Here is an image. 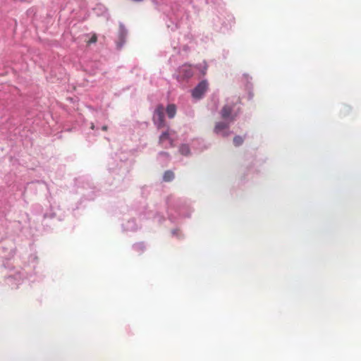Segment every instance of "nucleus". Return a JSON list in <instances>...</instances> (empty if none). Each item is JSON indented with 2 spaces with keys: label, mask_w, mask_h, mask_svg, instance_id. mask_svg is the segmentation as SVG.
Here are the masks:
<instances>
[{
  "label": "nucleus",
  "mask_w": 361,
  "mask_h": 361,
  "mask_svg": "<svg viewBox=\"0 0 361 361\" xmlns=\"http://www.w3.org/2000/svg\"><path fill=\"white\" fill-rule=\"evenodd\" d=\"M166 212L169 221L173 224L179 223L185 217H189L192 212L187 200L169 195L166 200Z\"/></svg>",
  "instance_id": "obj_1"
},
{
  "label": "nucleus",
  "mask_w": 361,
  "mask_h": 361,
  "mask_svg": "<svg viewBox=\"0 0 361 361\" xmlns=\"http://www.w3.org/2000/svg\"><path fill=\"white\" fill-rule=\"evenodd\" d=\"M238 102L239 99L236 97L226 99V104L219 112L221 118L223 120L234 122L240 114Z\"/></svg>",
  "instance_id": "obj_2"
},
{
  "label": "nucleus",
  "mask_w": 361,
  "mask_h": 361,
  "mask_svg": "<svg viewBox=\"0 0 361 361\" xmlns=\"http://www.w3.org/2000/svg\"><path fill=\"white\" fill-rule=\"evenodd\" d=\"M152 121L154 126L158 128H166L169 125L165 120L164 107L162 104L156 106L153 111Z\"/></svg>",
  "instance_id": "obj_3"
},
{
  "label": "nucleus",
  "mask_w": 361,
  "mask_h": 361,
  "mask_svg": "<svg viewBox=\"0 0 361 361\" xmlns=\"http://www.w3.org/2000/svg\"><path fill=\"white\" fill-rule=\"evenodd\" d=\"M232 123L233 122L227 120L218 121L214 126V133L218 136L226 137L232 133L230 128Z\"/></svg>",
  "instance_id": "obj_4"
},
{
  "label": "nucleus",
  "mask_w": 361,
  "mask_h": 361,
  "mask_svg": "<svg viewBox=\"0 0 361 361\" xmlns=\"http://www.w3.org/2000/svg\"><path fill=\"white\" fill-rule=\"evenodd\" d=\"M176 137L174 131L166 128V130L161 133L159 136V143L164 148H169L173 146V142Z\"/></svg>",
  "instance_id": "obj_5"
},
{
  "label": "nucleus",
  "mask_w": 361,
  "mask_h": 361,
  "mask_svg": "<svg viewBox=\"0 0 361 361\" xmlns=\"http://www.w3.org/2000/svg\"><path fill=\"white\" fill-rule=\"evenodd\" d=\"M26 271H18L14 274H11L6 278V283L11 286V288H17L25 277H27Z\"/></svg>",
  "instance_id": "obj_6"
},
{
  "label": "nucleus",
  "mask_w": 361,
  "mask_h": 361,
  "mask_svg": "<svg viewBox=\"0 0 361 361\" xmlns=\"http://www.w3.org/2000/svg\"><path fill=\"white\" fill-rule=\"evenodd\" d=\"M208 90V82L203 80L200 81L191 91V95L195 102L202 99Z\"/></svg>",
  "instance_id": "obj_7"
},
{
  "label": "nucleus",
  "mask_w": 361,
  "mask_h": 361,
  "mask_svg": "<svg viewBox=\"0 0 361 361\" xmlns=\"http://www.w3.org/2000/svg\"><path fill=\"white\" fill-rule=\"evenodd\" d=\"M128 31L126 29L124 25L122 23L119 24V32L118 39L116 42V48L118 50H121L126 43V39L127 37Z\"/></svg>",
  "instance_id": "obj_8"
},
{
  "label": "nucleus",
  "mask_w": 361,
  "mask_h": 361,
  "mask_svg": "<svg viewBox=\"0 0 361 361\" xmlns=\"http://www.w3.org/2000/svg\"><path fill=\"white\" fill-rule=\"evenodd\" d=\"M178 74L183 79L190 78L193 74V69L190 65L184 64L179 67Z\"/></svg>",
  "instance_id": "obj_9"
},
{
  "label": "nucleus",
  "mask_w": 361,
  "mask_h": 361,
  "mask_svg": "<svg viewBox=\"0 0 361 361\" xmlns=\"http://www.w3.org/2000/svg\"><path fill=\"white\" fill-rule=\"evenodd\" d=\"M122 228L124 231H135L137 229L134 219L128 220L127 222L122 224Z\"/></svg>",
  "instance_id": "obj_10"
},
{
  "label": "nucleus",
  "mask_w": 361,
  "mask_h": 361,
  "mask_svg": "<svg viewBox=\"0 0 361 361\" xmlns=\"http://www.w3.org/2000/svg\"><path fill=\"white\" fill-rule=\"evenodd\" d=\"M176 111H177L176 106L173 104H168L166 109H164V112L166 111L167 116L170 119L175 117Z\"/></svg>",
  "instance_id": "obj_11"
},
{
  "label": "nucleus",
  "mask_w": 361,
  "mask_h": 361,
  "mask_svg": "<svg viewBox=\"0 0 361 361\" xmlns=\"http://www.w3.org/2000/svg\"><path fill=\"white\" fill-rule=\"evenodd\" d=\"M94 11L97 16H103L106 13V8L104 5L99 4L94 8Z\"/></svg>",
  "instance_id": "obj_12"
},
{
  "label": "nucleus",
  "mask_w": 361,
  "mask_h": 361,
  "mask_svg": "<svg viewBox=\"0 0 361 361\" xmlns=\"http://www.w3.org/2000/svg\"><path fill=\"white\" fill-rule=\"evenodd\" d=\"M174 173L171 170H168L165 171L163 175V180L165 182H170L174 179Z\"/></svg>",
  "instance_id": "obj_13"
},
{
  "label": "nucleus",
  "mask_w": 361,
  "mask_h": 361,
  "mask_svg": "<svg viewBox=\"0 0 361 361\" xmlns=\"http://www.w3.org/2000/svg\"><path fill=\"white\" fill-rule=\"evenodd\" d=\"M179 152L182 155H189L190 154V149L189 145L187 144H182L179 147Z\"/></svg>",
  "instance_id": "obj_14"
},
{
  "label": "nucleus",
  "mask_w": 361,
  "mask_h": 361,
  "mask_svg": "<svg viewBox=\"0 0 361 361\" xmlns=\"http://www.w3.org/2000/svg\"><path fill=\"white\" fill-rule=\"evenodd\" d=\"M147 218L153 217L154 220H157L158 223H161L163 220H164V216H161L157 212L154 214L152 212H149L147 213Z\"/></svg>",
  "instance_id": "obj_15"
},
{
  "label": "nucleus",
  "mask_w": 361,
  "mask_h": 361,
  "mask_svg": "<svg viewBox=\"0 0 361 361\" xmlns=\"http://www.w3.org/2000/svg\"><path fill=\"white\" fill-rule=\"evenodd\" d=\"M145 246L143 243H137L133 245V249L137 252H142L145 250Z\"/></svg>",
  "instance_id": "obj_16"
},
{
  "label": "nucleus",
  "mask_w": 361,
  "mask_h": 361,
  "mask_svg": "<svg viewBox=\"0 0 361 361\" xmlns=\"http://www.w3.org/2000/svg\"><path fill=\"white\" fill-rule=\"evenodd\" d=\"M158 159L160 161H161L162 159H163V161H167L169 159V153L166 152H160L158 154Z\"/></svg>",
  "instance_id": "obj_17"
},
{
  "label": "nucleus",
  "mask_w": 361,
  "mask_h": 361,
  "mask_svg": "<svg viewBox=\"0 0 361 361\" xmlns=\"http://www.w3.org/2000/svg\"><path fill=\"white\" fill-rule=\"evenodd\" d=\"M243 140H244L241 136L236 135L233 138V144L235 145V146H240L243 144Z\"/></svg>",
  "instance_id": "obj_18"
},
{
  "label": "nucleus",
  "mask_w": 361,
  "mask_h": 361,
  "mask_svg": "<svg viewBox=\"0 0 361 361\" xmlns=\"http://www.w3.org/2000/svg\"><path fill=\"white\" fill-rule=\"evenodd\" d=\"M171 235H172V236L176 237L177 238H180V235H181L180 233V230L178 228L173 229L171 231Z\"/></svg>",
  "instance_id": "obj_19"
},
{
  "label": "nucleus",
  "mask_w": 361,
  "mask_h": 361,
  "mask_svg": "<svg viewBox=\"0 0 361 361\" xmlns=\"http://www.w3.org/2000/svg\"><path fill=\"white\" fill-rule=\"evenodd\" d=\"M243 77H244V78L247 80V89H250V88H252V84L250 83V82L249 81V79H250L249 75H247V74H244V75H243ZM251 79H252V78H250V80H251Z\"/></svg>",
  "instance_id": "obj_20"
},
{
  "label": "nucleus",
  "mask_w": 361,
  "mask_h": 361,
  "mask_svg": "<svg viewBox=\"0 0 361 361\" xmlns=\"http://www.w3.org/2000/svg\"><path fill=\"white\" fill-rule=\"evenodd\" d=\"M37 259V257L35 255H31L30 256V262L33 264H32V267L35 268V261Z\"/></svg>",
  "instance_id": "obj_21"
},
{
  "label": "nucleus",
  "mask_w": 361,
  "mask_h": 361,
  "mask_svg": "<svg viewBox=\"0 0 361 361\" xmlns=\"http://www.w3.org/2000/svg\"><path fill=\"white\" fill-rule=\"evenodd\" d=\"M171 15L174 16V19L176 20L178 18V14L176 13L175 9L173 7L171 8ZM167 16L170 18V19L173 18L172 16H171L169 13H167Z\"/></svg>",
  "instance_id": "obj_22"
},
{
  "label": "nucleus",
  "mask_w": 361,
  "mask_h": 361,
  "mask_svg": "<svg viewBox=\"0 0 361 361\" xmlns=\"http://www.w3.org/2000/svg\"><path fill=\"white\" fill-rule=\"evenodd\" d=\"M97 40V35L94 34L93 35L90 39L88 40L87 43L88 44H93V43H95Z\"/></svg>",
  "instance_id": "obj_23"
},
{
  "label": "nucleus",
  "mask_w": 361,
  "mask_h": 361,
  "mask_svg": "<svg viewBox=\"0 0 361 361\" xmlns=\"http://www.w3.org/2000/svg\"><path fill=\"white\" fill-rule=\"evenodd\" d=\"M118 171L121 173V175L123 174V161L122 159H121V163H120V166H119Z\"/></svg>",
  "instance_id": "obj_24"
},
{
  "label": "nucleus",
  "mask_w": 361,
  "mask_h": 361,
  "mask_svg": "<svg viewBox=\"0 0 361 361\" xmlns=\"http://www.w3.org/2000/svg\"><path fill=\"white\" fill-rule=\"evenodd\" d=\"M91 66L93 67H95L97 69H98L99 68V66H100V63L99 62H97V61H94V62H92L91 63Z\"/></svg>",
  "instance_id": "obj_25"
},
{
  "label": "nucleus",
  "mask_w": 361,
  "mask_h": 361,
  "mask_svg": "<svg viewBox=\"0 0 361 361\" xmlns=\"http://www.w3.org/2000/svg\"><path fill=\"white\" fill-rule=\"evenodd\" d=\"M109 165H111V163H109ZM109 171L115 172V171H116L117 169L113 166H109Z\"/></svg>",
  "instance_id": "obj_26"
},
{
  "label": "nucleus",
  "mask_w": 361,
  "mask_h": 361,
  "mask_svg": "<svg viewBox=\"0 0 361 361\" xmlns=\"http://www.w3.org/2000/svg\"><path fill=\"white\" fill-rule=\"evenodd\" d=\"M95 128H96V130H97L99 129V127L98 126H96L94 123H91V128H92V130H94V129H95Z\"/></svg>",
  "instance_id": "obj_27"
},
{
  "label": "nucleus",
  "mask_w": 361,
  "mask_h": 361,
  "mask_svg": "<svg viewBox=\"0 0 361 361\" xmlns=\"http://www.w3.org/2000/svg\"><path fill=\"white\" fill-rule=\"evenodd\" d=\"M108 127L106 125H103L101 126V129L104 131H106L107 130Z\"/></svg>",
  "instance_id": "obj_28"
},
{
  "label": "nucleus",
  "mask_w": 361,
  "mask_h": 361,
  "mask_svg": "<svg viewBox=\"0 0 361 361\" xmlns=\"http://www.w3.org/2000/svg\"><path fill=\"white\" fill-rule=\"evenodd\" d=\"M178 27V23L173 24V26L171 27V30L177 29Z\"/></svg>",
  "instance_id": "obj_29"
},
{
  "label": "nucleus",
  "mask_w": 361,
  "mask_h": 361,
  "mask_svg": "<svg viewBox=\"0 0 361 361\" xmlns=\"http://www.w3.org/2000/svg\"><path fill=\"white\" fill-rule=\"evenodd\" d=\"M54 216H55V214H51L50 216H48V214H45L44 215V218H47V217L49 216L50 218H53Z\"/></svg>",
  "instance_id": "obj_30"
},
{
  "label": "nucleus",
  "mask_w": 361,
  "mask_h": 361,
  "mask_svg": "<svg viewBox=\"0 0 361 361\" xmlns=\"http://www.w3.org/2000/svg\"><path fill=\"white\" fill-rule=\"evenodd\" d=\"M202 1L205 4H209L210 1H212V0H202Z\"/></svg>",
  "instance_id": "obj_31"
},
{
  "label": "nucleus",
  "mask_w": 361,
  "mask_h": 361,
  "mask_svg": "<svg viewBox=\"0 0 361 361\" xmlns=\"http://www.w3.org/2000/svg\"><path fill=\"white\" fill-rule=\"evenodd\" d=\"M90 72L91 74H95L96 73V71L95 70H90Z\"/></svg>",
  "instance_id": "obj_32"
},
{
  "label": "nucleus",
  "mask_w": 361,
  "mask_h": 361,
  "mask_svg": "<svg viewBox=\"0 0 361 361\" xmlns=\"http://www.w3.org/2000/svg\"><path fill=\"white\" fill-rule=\"evenodd\" d=\"M87 196V199L88 200H92L93 199V197L91 196V195H89L88 194L86 195Z\"/></svg>",
  "instance_id": "obj_33"
},
{
  "label": "nucleus",
  "mask_w": 361,
  "mask_h": 361,
  "mask_svg": "<svg viewBox=\"0 0 361 361\" xmlns=\"http://www.w3.org/2000/svg\"><path fill=\"white\" fill-rule=\"evenodd\" d=\"M206 69H207V67L205 66V67L204 68V71H202L203 74L204 73V71H205V70H206Z\"/></svg>",
  "instance_id": "obj_34"
},
{
  "label": "nucleus",
  "mask_w": 361,
  "mask_h": 361,
  "mask_svg": "<svg viewBox=\"0 0 361 361\" xmlns=\"http://www.w3.org/2000/svg\"><path fill=\"white\" fill-rule=\"evenodd\" d=\"M111 160L114 161H116V158H111Z\"/></svg>",
  "instance_id": "obj_35"
}]
</instances>
